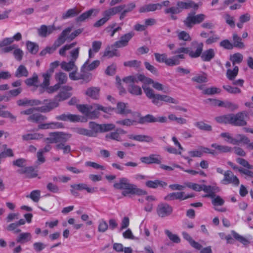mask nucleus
Masks as SVG:
<instances>
[{
    "mask_svg": "<svg viewBox=\"0 0 253 253\" xmlns=\"http://www.w3.org/2000/svg\"><path fill=\"white\" fill-rule=\"evenodd\" d=\"M161 9V4L158 3H149L141 7L139 10V12H148L155 11Z\"/></svg>",
    "mask_w": 253,
    "mask_h": 253,
    "instance_id": "nucleus-22",
    "label": "nucleus"
},
{
    "mask_svg": "<svg viewBox=\"0 0 253 253\" xmlns=\"http://www.w3.org/2000/svg\"><path fill=\"white\" fill-rule=\"evenodd\" d=\"M223 88L228 92L232 94H237L241 92V89L237 87H232L230 85H223Z\"/></svg>",
    "mask_w": 253,
    "mask_h": 253,
    "instance_id": "nucleus-60",
    "label": "nucleus"
},
{
    "mask_svg": "<svg viewBox=\"0 0 253 253\" xmlns=\"http://www.w3.org/2000/svg\"><path fill=\"white\" fill-rule=\"evenodd\" d=\"M243 59V56L242 54L240 53H236L230 56V60L232 62L233 65H234L235 64H240L241 63Z\"/></svg>",
    "mask_w": 253,
    "mask_h": 253,
    "instance_id": "nucleus-48",
    "label": "nucleus"
},
{
    "mask_svg": "<svg viewBox=\"0 0 253 253\" xmlns=\"http://www.w3.org/2000/svg\"><path fill=\"white\" fill-rule=\"evenodd\" d=\"M224 178L221 181V183L224 185L232 184L235 186H238L240 183L239 178L235 175L231 170H226L223 173Z\"/></svg>",
    "mask_w": 253,
    "mask_h": 253,
    "instance_id": "nucleus-12",
    "label": "nucleus"
},
{
    "mask_svg": "<svg viewBox=\"0 0 253 253\" xmlns=\"http://www.w3.org/2000/svg\"><path fill=\"white\" fill-rule=\"evenodd\" d=\"M26 46L28 51L32 54H36L39 48L37 43L30 41L26 42Z\"/></svg>",
    "mask_w": 253,
    "mask_h": 253,
    "instance_id": "nucleus-41",
    "label": "nucleus"
},
{
    "mask_svg": "<svg viewBox=\"0 0 253 253\" xmlns=\"http://www.w3.org/2000/svg\"><path fill=\"white\" fill-rule=\"evenodd\" d=\"M134 33L132 31L123 35L120 38V40L116 42L113 45H112V47L120 48L127 46L128 45V42L134 36Z\"/></svg>",
    "mask_w": 253,
    "mask_h": 253,
    "instance_id": "nucleus-15",
    "label": "nucleus"
},
{
    "mask_svg": "<svg viewBox=\"0 0 253 253\" xmlns=\"http://www.w3.org/2000/svg\"><path fill=\"white\" fill-rule=\"evenodd\" d=\"M215 119L217 122L219 123H229L230 124V114L217 117Z\"/></svg>",
    "mask_w": 253,
    "mask_h": 253,
    "instance_id": "nucleus-58",
    "label": "nucleus"
},
{
    "mask_svg": "<svg viewBox=\"0 0 253 253\" xmlns=\"http://www.w3.org/2000/svg\"><path fill=\"white\" fill-rule=\"evenodd\" d=\"M165 232L169 240L173 243H179L180 242V239L177 235L172 234L168 230H166Z\"/></svg>",
    "mask_w": 253,
    "mask_h": 253,
    "instance_id": "nucleus-57",
    "label": "nucleus"
},
{
    "mask_svg": "<svg viewBox=\"0 0 253 253\" xmlns=\"http://www.w3.org/2000/svg\"><path fill=\"white\" fill-rule=\"evenodd\" d=\"M93 107L94 106L91 105H89L88 106L82 104L77 105L78 109L83 114L85 115L86 117L87 116L88 112H89V111L91 110V109H93Z\"/></svg>",
    "mask_w": 253,
    "mask_h": 253,
    "instance_id": "nucleus-51",
    "label": "nucleus"
},
{
    "mask_svg": "<svg viewBox=\"0 0 253 253\" xmlns=\"http://www.w3.org/2000/svg\"><path fill=\"white\" fill-rule=\"evenodd\" d=\"M99 87H90L87 89L85 94L94 99H97L99 96Z\"/></svg>",
    "mask_w": 253,
    "mask_h": 253,
    "instance_id": "nucleus-28",
    "label": "nucleus"
},
{
    "mask_svg": "<svg viewBox=\"0 0 253 253\" xmlns=\"http://www.w3.org/2000/svg\"><path fill=\"white\" fill-rule=\"evenodd\" d=\"M201 57L204 61H210L215 56L214 49L210 48L201 53Z\"/></svg>",
    "mask_w": 253,
    "mask_h": 253,
    "instance_id": "nucleus-27",
    "label": "nucleus"
},
{
    "mask_svg": "<svg viewBox=\"0 0 253 253\" xmlns=\"http://www.w3.org/2000/svg\"><path fill=\"white\" fill-rule=\"evenodd\" d=\"M71 137V134L63 132H53L49 133V137L46 138L44 141L49 143H57L55 146L56 150H63L64 155L70 153L71 148L65 143Z\"/></svg>",
    "mask_w": 253,
    "mask_h": 253,
    "instance_id": "nucleus-1",
    "label": "nucleus"
},
{
    "mask_svg": "<svg viewBox=\"0 0 253 253\" xmlns=\"http://www.w3.org/2000/svg\"><path fill=\"white\" fill-rule=\"evenodd\" d=\"M41 197V191L39 190H35L32 191L30 194L26 196L27 198H31L34 202H38Z\"/></svg>",
    "mask_w": 253,
    "mask_h": 253,
    "instance_id": "nucleus-52",
    "label": "nucleus"
},
{
    "mask_svg": "<svg viewBox=\"0 0 253 253\" xmlns=\"http://www.w3.org/2000/svg\"><path fill=\"white\" fill-rule=\"evenodd\" d=\"M129 138L130 139L140 141V142H150L153 141L152 137L146 135H131Z\"/></svg>",
    "mask_w": 253,
    "mask_h": 253,
    "instance_id": "nucleus-37",
    "label": "nucleus"
},
{
    "mask_svg": "<svg viewBox=\"0 0 253 253\" xmlns=\"http://www.w3.org/2000/svg\"><path fill=\"white\" fill-rule=\"evenodd\" d=\"M168 122V119L166 117H155L151 114H148L144 117H141L139 119L138 123L140 124H145L148 123H166Z\"/></svg>",
    "mask_w": 253,
    "mask_h": 253,
    "instance_id": "nucleus-14",
    "label": "nucleus"
},
{
    "mask_svg": "<svg viewBox=\"0 0 253 253\" xmlns=\"http://www.w3.org/2000/svg\"><path fill=\"white\" fill-rule=\"evenodd\" d=\"M192 81L197 83H205L208 82L207 75L205 73L201 75H197L192 78Z\"/></svg>",
    "mask_w": 253,
    "mask_h": 253,
    "instance_id": "nucleus-55",
    "label": "nucleus"
},
{
    "mask_svg": "<svg viewBox=\"0 0 253 253\" xmlns=\"http://www.w3.org/2000/svg\"><path fill=\"white\" fill-rule=\"evenodd\" d=\"M42 103L45 105L36 108V111L42 113L49 112L59 106V103L54 98L53 100L44 99Z\"/></svg>",
    "mask_w": 253,
    "mask_h": 253,
    "instance_id": "nucleus-10",
    "label": "nucleus"
},
{
    "mask_svg": "<svg viewBox=\"0 0 253 253\" xmlns=\"http://www.w3.org/2000/svg\"><path fill=\"white\" fill-rule=\"evenodd\" d=\"M126 107L125 103L118 102L117 106L118 113L120 114H127L130 113L131 111L128 109H126Z\"/></svg>",
    "mask_w": 253,
    "mask_h": 253,
    "instance_id": "nucleus-56",
    "label": "nucleus"
},
{
    "mask_svg": "<svg viewBox=\"0 0 253 253\" xmlns=\"http://www.w3.org/2000/svg\"><path fill=\"white\" fill-rule=\"evenodd\" d=\"M43 137V135L40 133H28L22 136L24 140H38L42 138Z\"/></svg>",
    "mask_w": 253,
    "mask_h": 253,
    "instance_id": "nucleus-46",
    "label": "nucleus"
},
{
    "mask_svg": "<svg viewBox=\"0 0 253 253\" xmlns=\"http://www.w3.org/2000/svg\"><path fill=\"white\" fill-rule=\"evenodd\" d=\"M162 158L159 155L152 154L148 157H143L140 158L142 163L150 165L152 164H160Z\"/></svg>",
    "mask_w": 253,
    "mask_h": 253,
    "instance_id": "nucleus-16",
    "label": "nucleus"
},
{
    "mask_svg": "<svg viewBox=\"0 0 253 253\" xmlns=\"http://www.w3.org/2000/svg\"><path fill=\"white\" fill-rule=\"evenodd\" d=\"M211 146L216 150L217 154L230 152L232 150V148L229 146L221 145L217 143H213Z\"/></svg>",
    "mask_w": 253,
    "mask_h": 253,
    "instance_id": "nucleus-32",
    "label": "nucleus"
},
{
    "mask_svg": "<svg viewBox=\"0 0 253 253\" xmlns=\"http://www.w3.org/2000/svg\"><path fill=\"white\" fill-rule=\"evenodd\" d=\"M230 114V124L234 126H244L247 125V120L249 118L248 113L242 111L238 113Z\"/></svg>",
    "mask_w": 253,
    "mask_h": 253,
    "instance_id": "nucleus-7",
    "label": "nucleus"
},
{
    "mask_svg": "<svg viewBox=\"0 0 253 253\" xmlns=\"http://www.w3.org/2000/svg\"><path fill=\"white\" fill-rule=\"evenodd\" d=\"M183 192H173L168 194L165 197L164 199L167 201H172L174 200H183Z\"/></svg>",
    "mask_w": 253,
    "mask_h": 253,
    "instance_id": "nucleus-31",
    "label": "nucleus"
},
{
    "mask_svg": "<svg viewBox=\"0 0 253 253\" xmlns=\"http://www.w3.org/2000/svg\"><path fill=\"white\" fill-rule=\"evenodd\" d=\"M126 4H122L115 6L105 10V12L107 14V16H109L110 18L111 16L114 15L118 13L121 12L123 10V9L126 7Z\"/></svg>",
    "mask_w": 253,
    "mask_h": 253,
    "instance_id": "nucleus-29",
    "label": "nucleus"
},
{
    "mask_svg": "<svg viewBox=\"0 0 253 253\" xmlns=\"http://www.w3.org/2000/svg\"><path fill=\"white\" fill-rule=\"evenodd\" d=\"M17 172L20 174H25L28 178H34L37 176L38 173L33 167H24L19 169Z\"/></svg>",
    "mask_w": 253,
    "mask_h": 253,
    "instance_id": "nucleus-20",
    "label": "nucleus"
},
{
    "mask_svg": "<svg viewBox=\"0 0 253 253\" xmlns=\"http://www.w3.org/2000/svg\"><path fill=\"white\" fill-rule=\"evenodd\" d=\"M146 187L149 188L156 189L159 187L164 188L167 186V183L162 180L156 179L155 180H148L145 183Z\"/></svg>",
    "mask_w": 253,
    "mask_h": 253,
    "instance_id": "nucleus-21",
    "label": "nucleus"
},
{
    "mask_svg": "<svg viewBox=\"0 0 253 253\" xmlns=\"http://www.w3.org/2000/svg\"><path fill=\"white\" fill-rule=\"evenodd\" d=\"M216 190L218 191V188L211 185H203V189L205 192L207 193L203 197L213 198L215 197V192Z\"/></svg>",
    "mask_w": 253,
    "mask_h": 253,
    "instance_id": "nucleus-23",
    "label": "nucleus"
},
{
    "mask_svg": "<svg viewBox=\"0 0 253 253\" xmlns=\"http://www.w3.org/2000/svg\"><path fill=\"white\" fill-rule=\"evenodd\" d=\"M220 89L216 87L207 88L203 90L202 93L206 95H213L220 92Z\"/></svg>",
    "mask_w": 253,
    "mask_h": 253,
    "instance_id": "nucleus-54",
    "label": "nucleus"
},
{
    "mask_svg": "<svg viewBox=\"0 0 253 253\" xmlns=\"http://www.w3.org/2000/svg\"><path fill=\"white\" fill-rule=\"evenodd\" d=\"M86 69L83 70H81V73L79 74V80H83L84 82L88 83L92 79V75L91 73L88 72Z\"/></svg>",
    "mask_w": 253,
    "mask_h": 253,
    "instance_id": "nucleus-43",
    "label": "nucleus"
},
{
    "mask_svg": "<svg viewBox=\"0 0 253 253\" xmlns=\"http://www.w3.org/2000/svg\"><path fill=\"white\" fill-rule=\"evenodd\" d=\"M13 54L16 60L20 61L22 59L24 52L20 48L16 47L13 52Z\"/></svg>",
    "mask_w": 253,
    "mask_h": 253,
    "instance_id": "nucleus-64",
    "label": "nucleus"
},
{
    "mask_svg": "<svg viewBox=\"0 0 253 253\" xmlns=\"http://www.w3.org/2000/svg\"><path fill=\"white\" fill-rule=\"evenodd\" d=\"M68 121L71 122H86L87 119L86 117L81 116L80 115L68 114Z\"/></svg>",
    "mask_w": 253,
    "mask_h": 253,
    "instance_id": "nucleus-42",
    "label": "nucleus"
},
{
    "mask_svg": "<svg viewBox=\"0 0 253 253\" xmlns=\"http://www.w3.org/2000/svg\"><path fill=\"white\" fill-rule=\"evenodd\" d=\"M236 162L246 169H253V166L250 164L249 163L244 159L238 158L236 159Z\"/></svg>",
    "mask_w": 253,
    "mask_h": 253,
    "instance_id": "nucleus-61",
    "label": "nucleus"
},
{
    "mask_svg": "<svg viewBox=\"0 0 253 253\" xmlns=\"http://www.w3.org/2000/svg\"><path fill=\"white\" fill-rule=\"evenodd\" d=\"M196 44L197 47L196 50L195 52H194L191 50V48L189 47H179L175 51L173 52L174 54H179L181 53H184L186 54H188L190 57L191 58H197L200 56L202 51H203V48L204 46V44L203 42H200L197 43L196 42H192V44Z\"/></svg>",
    "mask_w": 253,
    "mask_h": 253,
    "instance_id": "nucleus-6",
    "label": "nucleus"
},
{
    "mask_svg": "<svg viewBox=\"0 0 253 253\" xmlns=\"http://www.w3.org/2000/svg\"><path fill=\"white\" fill-rule=\"evenodd\" d=\"M142 88L146 94V96L152 99V102L155 105H158V96L159 94H155L154 90L145 84L142 85Z\"/></svg>",
    "mask_w": 253,
    "mask_h": 253,
    "instance_id": "nucleus-19",
    "label": "nucleus"
},
{
    "mask_svg": "<svg viewBox=\"0 0 253 253\" xmlns=\"http://www.w3.org/2000/svg\"><path fill=\"white\" fill-rule=\"evenodd\" d=\"M191 8L197 10L199 8V5L192 0H188L187 2L178 1L176 3V6L166 8L164 11L166 14H178L183 9H188Z\"/></svg>",
    "mask_w": 253,
    "mask_h": 253,
    "instance_id": "nucleus-4",
    "label": "nucleus"
},
{
    "mask_svg": "<svg viewBox=\"0 0 253 253\" xmlns=\"http://www.w3.org/2000/svg\"><path fill=\"white\" fill-rule=\"evenodd\" d=\"M113 47L112 46L111 47L107 46L104 52L103 57L108 56L109 58H111L113 56H119L120 54L118 52L117 49H113L111 50V48Z\"/></svg>",
    "mask_w": 253,
    "mask_h": 253,
    "instance_id": "nucleus-44",
    "label": "nucleus"
},
{
    "mask_svg": "<svg viewBox=\"0 0 253 253\" xmlns=\"http://www.w3.org/2000/svg\"><path fill=\"white\" fill-rule=\"evenodd\" d=\"M157 99H158V105H158V106L160 105V101H163L166 102L171 103H173V104H177L178 103V101L177 100L175 99L174 98H173L170 96H168L166 95L159 94V96H158Z\"/></svg>",
    "mask_w": 253,
    "mask_h": 253,
    "instance_id": "nucleus-36",
    "label": "nucleus"
},
{
    "mask_svg": "<svg viewBox=\"0 0 253 253\" xmlns=\"http://www.w3.org/2000/svg\"><path fill=\"white\" fill-rule=\"evenodd\" d=\"M55 79L56 81L58 82V84H59V85H60L66 83L68 78L65 73L59 72L56 74Z\"/></svg>",
    "mask_w": 253,
    "mask_h": 253,
    "instance_id": "nucleus-50",
    "label": "nucleus"
},
{
    "mask_svg": "<svg viewBox=\"0 0 253 253\" xmlns=\"http://www.w3.org/2000/svg\"><path fill=\"white\" fill-rule=\"evenodd\" d=\"M29 75L28 70L25 66L20 65L17 69L15 76L17 78H20L22 77H27Z\"/></svg>",
    "mask_w": 253,
    "mask_h": 253,
    "instance_id": "nucleus-39",
    "label": "nucleus"
},
{
    "mask_svg": "<svg viewBox=\"0 0 253 253\" xmlns=\"http://www.w3.org/2000/svg\"><path fill=\"white\" fill-rule=\"evenodd\" d=\"M177 37L179 40L184 41L190 42L192 40L189 34L184 31L179 32L177 35Z\"/></svg>",
    "mask_w": 253,
    "mask_h": 253,
    "instance_id": "nucleus-63",
    "label": "nucleus"
},
{
    "mask_svg": "<svg viewBox=\"0 0 253 253\" xmlns=\"http://www.w3.org/2000/svg\"><path fill=\"white\" fill-rule=\"evenodd\" d=\"M172 211V207L167 203H160L157 208V214L162 218L169 216Z\"/></svg>",
    "mask_w": 253,
    "mask_h": 253,
    "instance_id": "nucleus-13",
    "label": "nucleus"
},
{
    "mask_svg": "<svg viewBox=\"0 0 253 253\" xmlns=\"http://www.w3.org/2000/svg\"><path fill=\"white\" fill-rule=\"evenodd\" d=\"M233 45L234 47L238 48H244L245 47V44L242 42V39L236 33L233 35Z\"/></svg>",
    "mask_w": 253,
    "mask_h": 253,
    "instance_id": "nucleus-35",
    "label": "nucleus"
},
{
    "mask_svg": "<svg viewBox=\"0 0 253 253\" xmlns=\"http://www.w3.org/2000/svg\"><path fill=\"white\" fill-rule=\"evenodd\" d=\"M128 91L134 95H141L142 94L141 88L135 84H131L128 85Z\"/></svg>",
    "mask_w": 253,
    "mask_h": 253,
    "instance_id": "nucleus-33",
    "label": "nucleus"
},
{
    "mask_svg": "<svg viewBox=\"0 0 253 253\" xmlns=\"http://www.w3.org/2000/svg\"><path fill=\"white\" fill-rule=\"evenodd\" d=\"M221 136L227 138V142L234 145H238L240 143H248L250 142V139L243 134H237L233 138L229 133L223 132L221 134Z\"/></svg>",
    "mask_w": 253,
    "mask_h": 253,
    "instance_id": "nucleus-9",
    "label": "nucleus"
},
{
    "mask_svg": "<svg viewBox=\"0 0 253 253\" xmlns=\"http://www.w3.org/2000/svg\"><path fill=\"white\" fill-rule=\"evenodd\" d=\"M136 121L126 119L123 120H120L117 121L116 123L117 125L121 126H130L135 125Z\"/></svg>",
    "mask_w": 253,
    "mask_h": 253,
    "instance_id": "nucleus-59",
    "label": "nucleus"
},
{
    "mask_svg": "<svg viewBox=\"0 0 253 253\" xmlns=\"http://www.w3.org/2000/svg\"><path fill=\"white\" fill-rule=\"evenodd\" d=\"M94 12V16H96V14L98 13L99 11L97 9H90L89 10L85 11L80 15L79 16L77 17L76 21L77 22H83L84 21L85 19L89 18Z\"/></svg>",
    "mask_w": 253,
    "mask_h": 253,
    "instance_id": "nucleus-26",
    "label": "nucleus"
},
{
    "mask_svg": "<svg viewBox=\"0 0 253 253\" xmlns=\"http://www.w3.org/2000/svg\"><path fill=\"white\" fill-rule=\"evenodd\" d=\"M209 33L211 35L208 39L206 41V43L207 44H211L213 43L217 42L220 39V37L214 34V31H211Z\"/></svg>",
    "mask_w": 253,
    "mask_h": 253,
    "instance_id": "nucleus-53",
    "label": "nucleus"
},
{
    "mask_svg": "<svg viewBox=\"0 0 253 253\" xmlns=\"http://www.w3.org/2000/svg\"><path fill=\"white\" fill-rule=\"evenodd\" d=\"M32 239V235L30 233L25 232L20 234L16 238L17 243L24 244L30 241Z\"/></svg>",
    "mask_w": 253,
    "mask_h": 253,
    "instance_id": "nucleus-34",
    "label": "nucleus"
},
{
    "mask_svg": "<svg viewBox=\"0 0 253 253\" xmlns=\"http://www.w3.org/2000/svg\"><path fill=\"white\" fill-rule=\"evenodd\" d=\"M91 106H93V109L88 112L87 117L90 119H95L98 117L99 112V111H102L105 113H108L112 111L113 109L111 107H105L98 104H94Z\"/></svg>",
    "mask_w": 253,
    "mask_h": 253,
    "instance_id": "nucleus-11",
    "label": "nucleus"
},
{
    "mask_svg": "<svg viewBox=\"0 0 253 253\" xmlns=\"http://www.w3.org/2000/svg\"><path fill=\"white\" fill-rule=\"evenodd\" d=\"M71 96L70 93L67 91H60L57 95H56L54 98L55 100L59 103L60 101L65 100Z\"/></svg>",
    "mask_w": 253,
    "mask_h": 253,
    "instance_id": "nucleus-45",
    "label": "nucleus"
},
{
    "mask_svg": "<svg viewBox=\"0 0 253 253\" xmlns=\"http://www.w3.org/2000/svg\"><path fill=\"white\" fill-rule=\"evenodd\" d=\"M36 108H29L20 112L21 114L30 115L28 118L27 120L29 122H34L40 124L38 126H48L50 125H54L56 126H62L61 124L59 123H44L47 120V117L41 114H33L34 110Z\"/></svg>",
    "mask_w": 253,
    "mask_h": 253,
    "instance_id": "nucleus-3",
    "label": "nucleus"
},
{
    "mask_svg": "<svg viewBox=\"0 0 253 253\" xmlns=\"http://www.w3.org/2000/svg\"><path fill=\"white\" fill-rule=\"evenodd\" d=\"M61 67L62 69L66 71H70L74 69L78 70V68L76 66L74 61L70 60L68 62L63 61L61 63Z\"/></svg>",
    "mask_w": 253,
    "mask_h": 253,
    "instance_id": "nucleus-40",
    "label": "nucleus"
},
{
    "mask_svg": "<svg viewBox=\"0 0 253 253\" xmlns=\"http://www.w3.org/2000/svg\"><path fill=\"white\" fill-rule=\"evenodd\" d=\"M141 62L136 60L126 61L124 63V65L126 67L139 68L140 66Z\"/></svg>",
    "mask_w": 253,
    "mask_h": 253,
    "instance_id": "nucleus-62",
    "label": "nucleus"
},
{
    "mask_svg": "<svg viewBox=\"0 0 253 253\" xmlns=\"http://www.w3.org/2000/svg\"><path fill=\"white\" fill-rule=\"evenodd\" d=\"M89 59H88L81 67V70L86 69L87 71H91L95 69L100 64V61L96 60L93 61L90 64H89Z\"/></svg>",
    "mask_w": 253,
    "mask_h": 253,
    "instance_id": "nucleus-25",
    "label": "nucleus"
},
{
    "mask_svg": "<svg viewBox=\"0 0 253 253\" xmlns=\"http://www.w3.org/2000/svg\"><path fill=\"white\" fill-rule=\"evenodd\" d=\"M184 54H178L168 58L166 65L169 66H173L180 64V59H185Z\"/></svg>",
    "mask_w": 253,
    "mask_h": 253,
    "instance_id": "nucleus-24",
    "label": "nucleus"
},
{
    "mask_svg": "<svg viewBox=\"0 0 253 253\" xmlns=\"http://www.w3.org/2000/svg\"><path fill=\"white\" fill-rule=\"evenodd\" d=\"M103 17L99 20H97L94 23L93 26L94 27H100L103 25L110 18L107 16L106 13L104 11L102 13Z\"/></svg>",
    "mask_w": 253,
    "mask_h": 253,
    "instance_id": "nucleus-49",
    "label": "nucleus"
},
{
    "mask_svg": "<svg viewBox=\"0 0 253 253\" xmlns=\"http://www.w3.org/2000/svg\"><path fill=\"white\" fill-rule=\"evenodd\" d=\"M126 132L121 128H117L116 130L111 132L110 133L107 134L106 137L107 138H110L111 139L119 140L120 139V135L124 134Z\"/></svg>",
    "mask_w": 253,
    "mask_h": 253,
    "instance_id": "nucleus-30",
    "label": "nucleus"
},
{
    "mask_svg": "<svg viewBox=\"0 0 253 253\" xmlns=\"http://www.w3.org/2000/svg\"><path fill=\"white\" fill-rule=\"evenodd\" d=\"M71 27H68L61 32V34L53 43V45L56 48L65 42L66 40V36L71 31Z\"/></svg>",
    "mask_w": 253,
    "mask_h": 253,
    "instance_id": "nucleus-18",
    "label": "nucleus"
},
{
    "mask_svg": "<svg viewBox=\"0 0 253 253\" xmlns=\"http://www.w3.org/2000/svg\"><path fill=\"white\" fill-rule=\"evenodd\" d=\"M56 30V28L54 25L47 26L45 25H42L40 28L38 29V35L41 37L45 38Z\"/></svg>",
    "mask_w": 253,
    "mask_h": 253,
    "instance_id": "nucleus-17",
    "label": "nucleus"
},
{
    "mask_svg": "<svg viewBox=\"0 0 253 253\" xmlns=\"http://www.w3.org/2000/svg\"><path fill=\"white\" fill-rule=\"evenodd\" d=\"M80 11H78L76 7L68 9L66 12L64 13L62 15V19H66L71 17H75L78 15Z\"/></svg>",
    "mask_w": 253,
    "mask_h": 253,
    "instance_id": "nucleus-38",
    "label": "nucleus"
},
{
    "mask_svg": "<svg viewBox=\"0 0 253 253\" xmlns=\"http://www.w3.org/2000/svg\"><path fill=\"white\" fill-rule=\"evenodd\" d=\"M111 127H90V129L84 127H75V131L78 133L88 136H96L98 132H107Z\"/></svg>",
    "mask_w": 253,
    "mask_h": 253,
    "instance_id": "nucleus-8",
    "label": "nucleus"
},
{
    "mask_svg": "<svg viewBox=\"0 0 253 253\" xmlns=\"http://www.w3.org/2000/svg\"><path fill=\"white\" fill-rule=\"evenodd\" d=\"M113 187L117 189H123L122 195L125 196H130L132 195L138 196L147 194V192L143 189L138 188L135 184L129 183V180L126 177H122L118 182H115Z\"/></svg>",
    "mask_w": 253,
    "mask_h": 253,
    "instance_id": "nucleus-2",
    "label": "nucleus"
},
{
    "mask_svg": "<svg viewBox=\"0 0 253 253\" xmlns=\"http://www.w3.org/2000/svg\"><path fill=\"white\" fill-rule=\"evenodd\" d=\"M232 235H233V237L243 244L244 245L246 246L248 245L250 243V242L246 238L244 237L243 236L239 235L238 233L236 232L235 231L232 230L231 231Z\"/></svg>",
    "mask_w": 253,
    "mask_h": 253,
    "instance_id": "nucleus-47",
    "label": "nucleus"
},
{
    "mask_svg": "<svg viewBox=\"0 0 253 253\" xmlns=\"http://www.w3.org/2000/svg\"><path fill=\"white\" fill-rule=\"evenodd\" d=\"M195 11H191L183 21L184 25L189 29H191L194 25L202 23L206 18L204 14L195 15Z\"/></svg>",
    "mask_w": 253,
    "mask_h": 253,
    "instance_id": "nucleus-5",
    "label": "nucleus"
}]
</instances>
